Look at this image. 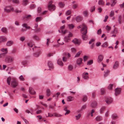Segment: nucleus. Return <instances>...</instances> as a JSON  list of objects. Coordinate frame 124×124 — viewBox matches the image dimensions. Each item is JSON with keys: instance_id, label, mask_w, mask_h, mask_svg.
<instances>
[{"instance_id": "obj_1", "label": "nucleus", "mask_w": 124, "mask_h": 124, "mask_svg": "<svg viewBox=\"0 0 124 124\" xmlns=\"http://www.w3.org/2000/svg\"><path fill=\"white\" fill-rule=\"evenodd\" d=\"M83 28L81 30V33L83 34L82 36L83 39L84 40H86L87 39V36L86 35L87 32V28L85 24L82 25Z\"/></svg>"}, {"instance_id": "obj_2", "label": "nucleus", "mask_w": 124, "mask_h": 124, "mask_svg": "<svg viewBox=\"0 0 124 124\" xmlns=\"http://www.w3.org/2000/svg\"><path fill=\"white\" fill-rule=\"evenodd\" d=\"M53 1H49L48 4V8L49 10L51 11H52L54 10L55 8V6L52 4Z\"/></svg>"}, {"instance_id": "obj_3", "label": "nucleus", "mask_w": 124, "mask_h": 124, "mask_svg": "<svg viewBox=\"0 0 124 124\" xmlns=\"http://www.w3.org/2000/svg\"><path fill=\"white\" fill-rule=\"evenodd\" d=\"M14 60V58L12 56L7 57L5 58V61L7 63H11L13 62Z\"/></svg>"}, {"instance_id": "obj_4", "label": "nucleus", "mask_w": 124, "mask_h": 124, "mask_svg": "<svg viewBox=\"0 0 124 124\" xmlns=\"http://www.w3.org/2000/svg\"><path fill=\"white\" fill-rule=\"evenodd\" d=\"M11 86L13 88H16L17 86L18 83L15 78H14L11 81Z\"/></svg>"}, {"instance_id": "obj_5", "label": "nucleus", "mask_w": 124, "mask_h": 124, "mask_svg": "<svg viewBox=\"0 0 124 124\" xmlns=\"http://www.w3.org/2000/svg\"><path fill=\"white\" fill-rule=\"evenodd\" d=\"M4 11L7 12H9L11 11H14V9L13 8H12L11 6H8L5 7L4 8Z\"/></svg>"}, {"instance_id": "obj_6", "label": "nucleus", "mask_w": 124, "mask_h": 124, "mask_svg": "<svg viewBox=\"0 0 124 124\" xmlns=\"http://www.w3.org/2000/svg\"><path fill=\"white\" fill-rule=\"evenodd\" d=\"M121 89L120 88H117L115 89V95L116 96H117L119 95L121 92Z\"/></svg>"}, {"instance_id": "obj_7", "label": "nucleus", "mask_w": 124, "mask_h": 124, "mask_svg": "<svg viewBox=\"0 0 124 124\" xmlns=\"http://www.w3.org/2000/svg\"><path fill=\"white\" fill-rule=\"evenodd\" d=\"M105 101L107 104H109L112 102L113 100L111 97L107 98L106 99Z\"/></svg>"}, {"instance_id": "obj_8", "label": "nucleus", "mask_w": 124, "mask_h": 124, "mask_svg": "<svg viewBox=\"0 0 124 124\" xmlns=\"http://www.w3.org/2000/svg\"><path fill=\"white\" fill-rule=\"evenodd\" d=\"M48 65L50 68L49 70H51V69H52L54 68V66L53 63L49 61L48 62Z\"/></svg>"}, {"instance_id": "obj_9", "label": "nucleus", "mask_w": 124, "mask_h": 124, "mask_svg": "<svg viewBox=\"0 0 124 124\" xmlns=\"http://www.w3.org/2000/svg\"><path fill=\"white\" fill-rule=\"evenodd\" d=\"M82 77L84 79H88L89 78L88 73L86 72L83 73L82 74Z\"/></svg>"}, {"instance_id": "obj_10", "label": "nucleus", "mask_w": 124, "mask_h": 124, "mask_svg": "<svg viewBox=\"0 0 124 124\" xmlns=\"http://www.w3.org/2000/svg\"><path fill=\"white\" fill-rule=\"evenodd\" d=\"M27 45L29 47H31V48H30V49L31 50V48L32 47V49L33 51L34 50H36L37 48L36 47L34 46V47L33 46H34V45H32L30 43H27Z\"/></svg>"}, {"instance_id": "obj_11", "label": "nucleus", "mask_w": 124, "mask_h": 124, "mask_svg": "<svg viewBox=\"0 0 124 124\" xmlns=\"http://www.w3.org/2000/svg\"><path fill=\"white\" fill-rule=\"evenodd\" d=\"M83 19V17L80 16H77L76 18V20L77 22H79L82 20Z\"/></svg>"}, {"instance_id": "obj_12", "label": "nucleus", "mask_w": 124, "mask_h": 124, "mask_svg": "<svg viewBox=\"0 0 124 124\" xmlns=\"http://www.w3.org/2000/svg\"><path fill=\"white\" fill-rule=\"evenodd\" d=\"M29 92L30 93L32 94H36V92L31 87L29 88Z\"/></svg>"}, {"instance_id": "obj_13", "label": "nucleus", "mask_w": 124, "mask_h": 124, "mask_svg": "<svg viewBox=\"0 0 124 124\" xmlns=\"http://www.w3.org/2000/svg\"><path fill=\"white\" fill-rule=\"evenodd\" d=\"M103 58V56L101 55H100L98 56V59L97 60L98 62L100 63L101 62Z\"/></svg>"}, {"instance_id": "obj_14", "label": "nucleus", "mask_w": 124, "mask_h": 124, "mask_svg": "<svg viewBox=\"0 0 124 124\" xmlns=\"http://www.w3.org/2000/svg\"><path fill=\"white\" fill-rule=\"evenodd\" d=\"M7 39L6 38L3 37H0V43L4 42L7 41Z\"/></svg>"}, {"instance_id": "obj_15", "label": "nucleus", "mask_w": 124, "mask_h": 124, "mask_svg": "<svg viewBox=\"0 0 124 124\" xmlns=\"http://www.w3.org/2000/svg\"><path fill=\"white\" fill-rule=\"evenodd\" d=\"M83 59L81 58H78L77 60V64L78 65H80L82 63V61Z\"/></svg>"}, {"instance_id": "obj_16", "label": "nucleus", "mask_w": 124, "mask_h": 124, "mask_svg": "<svg viewBox=\"0 0 124 124\" xmlns=\"http://www.w3.org/2000/svg\"><path fill=\"white\" fill-rule=\"evenodd\" d=\"M74 98L73 97L71 96H68L67 98V101H71L74 100Z\"/></svg>"}, {"instance_id": "obj_17", "label": "nucleus", "mask_w": 124, "mask_h": 124, "mask_svg": "<svg viewBox=\"0 0 124 124\" xmlns=\"http://www.w3.org/2000/svg\"><path fill=\"white\" fill-rule=\"evenodd\" d=\"M95 111V110L94 109H92L91 111L90 112L88 113V116H89L90 115H91V116H93V113Z\"/></svg>"}, {"instance_id": "obj_18", "label": "nucleus", "mask_w": 124, "mask_h": 124, "mask_svg": "<svg viewBox=\"0 0 124 124\" xmlns=\"http://www.w3.org/2000/svg\"><path fill=\"white\" fill-rule=\"evenodd\" d=\"M119 66V62L118 61H116L115 62L113 67V68L114 69H116Z\"/></svg>"}, {"instance_id": "obj_19", "label": "nucleus", "mask_w": 124, "mask_h": 124, "mask_svg": "<svg viewBox=\"0 0 124 124\" xmlns=\"http://www.w3.org/2000/svg\"><path fill=\"white\" fill-rule=\"evenodd\" d=\"M97 106V103L96 101L93 102L91 105V106L92 108H94Z\"/></svg>"}, {"instance_id": "obj_20", "label": "nucleus", "mask_w": 124, "mask_h": 124, "mask_svg": "<svg viewBox=\"0 0 124 124\" xmlns=\"http://www.w3.org/2000/svg\"><path fill=\"white\" fill-rule=\"evenodd\" d=\"M117 2V1L116 0H112L111 1V6L113 7L114 6Z\"/></svg>"}, {"instance_id": "obj_21", "label": "nucleus", "mask_w": 124, "mask_h": 124, "mask_svg": "<svg viewBox=\"0 0 124 124\" xmlns=\"http://www.w3.org/2000/svg\"><path fill=\"white\" fill-rule=\"evenodd\" d=\"M95 119L97 121H99L102 120V118L101 116H98Z\"/></svg>"}, {"instance_id": "obj_22", "label": "nucleus", "mask_w": 124, "mask_h": 124, "mask_svg": "<svg viewBox=\"0 0 124 124\" xmlns=\"http://www.w3.org/2000/svg\"><path fill=\"white\" fill-rule=\"evenodd\" d=\"M2 31L5 33H7V29L5 27L2 28L1 29Z\"/></svg>"}, {"instance_id": "obj_23", "label": "nucleus", "mask_w": 124, "mask_h": 124, "mask_svg": "<svg viewBox=\"0 0 124 124\" xmlns=\"http://www.w3.org/2000/svg\"><path fill=\"white\" fill-rule=\"evenodd\" d=\"M72 42L75 44H79V42L78 40L76 39H75L72 40Z\"/></svg>"}, {"instance_id": "obj_24", "label": "nucleus", "mask_w": 124, "mask_h": 124, "mask_svg": "<svg viewBox=\"0 0 124 124\" xmlns=\"http://www.w3.org/2000/svg\"><path fill=\"white\" fill-rule=\"evenodd\" d=\"M28 4L27 0H23V4L24 6H26Z\"/></svg>"}, {"instance_id": "obj_25", "label": "nucleus", "mask_w": 124, "mask_h": 124, "mask_svg": "<svg viewBox=\"0 0 124 124\" xmlns=\"http://www.w3.org/2000/svg\"><path fill=\"white\" fill-rule=\"evenodd\" d=\"M57 63L58 64L61 66H63V63L62 61L60 59H58L57 61Z\"/></svg>"}, {"instance_id": "obj_26", "label": "nucleus", "mask_w": 124, "mask_h": 124, "mask_svg": "<svg viewBox=\"0 0 124 124\" xmlns=\"http://www.w3.org/2000/svg\"><path fill=\"white\" fill-rule=\"evenodd\" d=\"M68 26L70 29H71L73 28L74 27V26L73 24H68Z\"/></svg>"}, {"instance_id": "obj_27", "label": "nucleus", "mask_w": 124, "mask_h": 124, "mask_svg": "<svg viewBox=\"0 0 124 124\" xmlns=\"http://www.w3.org/2000/svg\"><path fill=\"white\" fill-rule=\"evenodd\" d=\"M109 71L108 70H107L104 71V76L106 77L109 74Z\"/></svg>"}, {"instance_id": "obj_28", "label": "nucleus", "mask_w": 124, "mask_h": 124, "mask_svg": "<svg viewBox=\"0 0 124 124\" xmlns=\"http://www.w3.org/2000/svg\"><path fill=\"white\" fill-rule=\"evenodd\" d=\"M0 50L2 52H4V53H5V54H7L8 53V51L7 48H2Z\"/></svg>"}, {"instance_id": "obj_29", "label": "nucleus", "mask_w": 124, "mask_h": 124, "mask_svg": "<svg viewBox=\"0 0 124 124\" xmlns=\"http://www.w3.org/2000/svg\"><path fill=\"white\" fill-rule=\"evenodd\" d=\"M11 80V78L10 77H8L7 79V82L8 84L9 85H10V82Z\"/></svg>"}, {"instance_id": "obj_30", "label": "nucleus", "mask_w": 124, "mask_h": 124, "mask_svg": "<svg viewBox=\"0 0 124 124\" xmlns=\"http://www.w3.org/2000/svg\"><path fill=\"white\" fill-rule=\"evenodd\" d=\"M13 43V42L12 41H8L6 44L7 46H9L12 45Z\"/></svg>"}, {"instance_id": "obj_31", "label": "nucleus", "mask_w": 124, "mask_h": 124, "mask_svg": "<svg viewBox=\"0 0 124 124\" xmlns=\"http://www.w3.org/2000/svg\"><path fill=\"white\" fill-rule=\"evenodd\" d=\"M112 118L113 119H116L117 118V116L116 114H114L112 115L111 116Z\"/></svg>"}, {"instance_id": "obj_32", "label": "nucleus", "mask_w": 124, "mask_h": 124, "mask_svg": "<svg viewBox=\"0 0 124 124\" xmlns=\"http://www.w3.org/2000/svg\"><path fill=\"white\" fill-rule=\"evenodd\" d=\"M46 95L47 96H49L50 95V91L49 89H47L46 90Z\"/></svg>"}, {"instance_id": "obj_33", "label": "nucleus", "mask_w": 124, "mask_h": 124, "mask_svg": "<svg viewBox=\"0 0 124 124\" xmlns=\"http://www.w3.org/2000/svg\"><path fill=\"white\" fill-rule=\"evenodd\" d=\"M98 4L100 5H103L104 4V3L102 0H100L98 2Z\"/></svg>"}, {"instance_id": "obj_34", "label": "nucleus", "mask_w": 124, "mask_h": 124, "mask_svg": "<svg viewBox=\"0 0 124 124\" xmlns=\"http://www.w3.org/2000/svg\"><path fill=\"white\" fill-rule=\"evenodd\" d=\"M81 114H79L78 115L75 116L76 118V120H79L81 117Z\"/></svg>"}, {"instance_id": "obj_35", "label": "nucleus", "mask_w": 124, "mask_h": 124, "mask_svg": "<svg viewBox=\"0 0 124 124\" xmlns=\"http://www.w3.org/2000/svg\"><path fill=\"white\" fill-rule=\"evenodd\" d=\"M35 7V5L33 4H31L29 6L30 8L31 9H32L34 8Z\"/></svg>"}, {"instance_id": "obj_36", "label": "nucleus", "mask_w": 124, "mask_h": 124, "mask_svg": "<svg viewBox=\"0 0 124 124\" xmlns=\"http://www.w3.org/2000/svg\"><path fill=\"white\" fill-rule=\"evenodd\" d=\"M64 40L66 42H68L69 40H70V38L67 36L65 37L64 39Z\"/></svg>"}, {"instance_id": "obj_37", "label": "nucleus", "mask_w": 124, "mask_h": 124, "mask_svg": "<svg viewBox=\"0 0 124 124\" xmlns=\"http://www.w3.org/2000/svg\"><path fill=\"white\" fill-rule=\"evenodd\" d=\"M82 52V51H80L78 52L75 56V57H78L79 56L80 54Z\"/></svg>"}, {"instance_id": "obj_38", "label": "nucleus", "mask_w": 124, "mask_h": 124, "mask_svg": "<svg viewBox=\"0 0 124 124\" xmlns=\"http://www.w3.org/2000/svg\"><path fill=\"white\" fill-rule=\"evenodd\" d=\"M105 109V108L104 107H102L100 110V112L101 113H103Z\"/></svg>"}, {"instance_id": "obj_39", "label": "nucleus", "mask_w": 124, "mask_h": 124, "mask_svg": "<svg viewBox=\"0 0 124 124\" xmlns=\"http://www.w3.org/2000/svg\"><path fill=\"white\" fill-rule=\"evenodd\" d=\"M87 100V97L86 96L84 95L83 96L82 98V101L85 102Z\"/></svg>"}, {"instance_id": "obj_40", "label": "nucleus", "mask_w": 124, "mask_h": 124, "mask_svg": "<svg viewBox=\"0 0 124 124\" xmlns=\"http://www.w3.org/2000/svg\"><path fill=\"white\" fill-rule=\"evenodd\" d=\"M5 53H2L0 54V58H4L6 56Z\"/></svg>"}, {"instance_id": "obj_41", "label": "nucleus", "mask_w": 124, "mask_h": 124, "mask_svg": "<svg viewBox=\"0 0 124 124\" xmlns=\"http://www.w3.org/2000/svg\"><path fill=\"white\" fill-rule=\"evenodd\" d=\"M101 95L104 94L105 92V89L104 88H102L101 89Z\"/></svg>"}, {"instance_id": "obj_42", "label": "nucleus", "mask_w": 124, "mask_h": 124, "mask_svg": "<svg viewBox=\"0 0 124 124\" xmlns=\"http://www.w3.org/2000/svg\"><path fill=\"white\" fill-rule=\"evenodd\" d=\"M108 46V43L107 42H105L104 43L103 45H101V46L103 47H107Z\"/></svg>"}, {"instance_id": "obj_43", "label": "nucleus", "mask_w": 124, "mask_h": 124, "mask_svg": "<svg viewBox=\"0 0 124 124\" xmlns=\"http://www.w3.org/2000/svg\"><path fill=\"white\" fill-rule=\"evenodd\" d=\"M40 54V52H36L34 54V56L36 57H37L39 56Z\"/></svg>"}, {"instance_id": "obj_44", "label": "nucleus", "mask_w": 124, "mask_h": 124, "mask_svg": "<svg viewBox=\"0 0 124 124\" xmlns=\"http://www.w3.org/2000/svg\"><path fill=\"white\" fill-rule=\"evenodd\" d=\"M54 116H55V117H60L62 116V115H61L60 114H59L57 113H54Z\"/></svg>"}, {"instance_id": "obj_45", "label": "nucleus", "mask_w": 124, "mask_h": 124, "mask_svg": "<svg viewBox=\"0 0 124 124\" xmlns=\"http://www.w3.org/2000/svg\"><path fill=\"white\" fill-rule=\"evenodd\" d=\"M27 61H22V64L24 66H25L27 63Z\"/></svg>"}, {"instance_id": "obj_46", "label": "nucleus", "mask_w": 124, "mask_h": 124, "mask_svg": "<svg viewBox=\"0 0 124 124\" xmlns=\"http://www.w3.org/2000/svg\"><path fill=\"white\" fill-rule=\"evenodd\" d=\"M59 6L61 8L63 7L64 6V4L62 2H60L59 3Z\"/></svg>"}, {"instance_id": "obj_47", "label": "nucleus", "mask_w": 124, "mask_h": 124, "mask_svg": "<svg viewBox=\"0 0 124 124\" xmlns=\"http://www.w3.org/2000/svg\"><path fill=\"white\" fill-rule=\"evenodd\" d=\"M93 61L92 60H90L88 62L87 65H90L93 63Z\"/></svg>"}, {"instance_id": "obj_48", "label": "nucleus", "mask_w": 124, "mask_h": 124, "mask_svg": "<svg viewBox=\"0 0 124 124\" xmlns=\"http://www.w3.org/2000/svg\"><path fill=\"white\" fill-rule=\"evenodd\" d=\"M83 14L85 17H87L88 16V12L86 11H84L83 12Z\"/></svg>"}, {"instance_id": "obj_49", "label": "nucleus", "mask_w": 124, "mask_h": 124, "mask_svg": "<svg viewBox=\"0 0 124 124\" xmlns=\"http://www.w3.org/2000/svg\"><path fill=\"white\" fill-rule=\"evenodd\" d=\"M12 1L13 3L16 4H18L19 3V0H13Z\"/></svg>"}, {"instance_id": "obj_50", "label": "nucleus", "mask_w": 124, "mask_h": 124, "mask_svg": "<svg viewBox=\"0 0 124 124\" xmlns=\"http://www.w3.org/2000/svg\"><path fill=\"white\" fill-rule=\"evenodd\" d=\"M33 38L34 39L36 40H39V38L36 35H35L33 37Z\"/></svg>"}, {"instance_id": "obj_51", "label": "nucleus", "mask_w": 124, "mask_h": 124, "mask_svg": "<svg viewBox=\"0 0 124 124\" xmlns=\"http://www.w3.org/2000/svg\"><path fill=\"white\" fill-rule=\"evenodd\" d=\"M114 12L113 11H111L110 12V17H112L114 15Z\"/></svg>"}, {"instance_id": "obj_52", "label": "nucleus", "mask_w": 124, "mask_h": 124, "mask_svg": "<svg viewBox=\"0 0 124 124\" xmlns=\"http://www.w3.org/2000/svg\"><path fill=\"white\" fill-rule=\"evenodd\" d=\"M71 13V11L70 10L67 11L66 12V15L68 16L70 15Z\"/></svg>"}, {"instance_id": "obj_53", "label": "nucleus", "mask_w": 124, "mask_h": 124, "mask_svg": "<svg viewBox=\"0 0 124 124\" xmlns=\"http://www.w3.org/2000/svg\"><path fill=\"white\" fill-rule=\"evenodd\" d=\"M73 69V66L71 65H70L68 66V69L70 70H71Z\"/></svg>"}, {"instance_id": "obj_54", "label": "nucleus", "mask_w": 124, "mask_h": 124, "mask_svg": "<svg viewBox=\"0 0 124 124\" xmlns=\"http://www.w3.org/2000/svg\"><path fill=\"white\" fill-rule=\"evenodd\" d=\"M111 27L108 25H107L106 27V30L108 31H110L111 30Z\"/></svg>"}, {"instance_id": "obj_55", "label": "nucleus", "mask_w": 124, "mask_h": 124, "mask_svg": "<svg viewBox=\"0 0 124 124\" xmlns=\"http://www.w3.org/2000/svg\"><path fill=\"white\" fill-rule=\"evenodd\" d=\"M19 78L22 81H24V79L23 78L22 75L21 76L19 77Z\"/></svg>"}, {"instance_id": "obj_56", "label": "nucleus", "mask_w": 124, "mask_h": 124, "mask_svg": "<svg viewBox=\"0 0 124 124\" xmlns=\"http://www.w3.org/2000/svg\"><path fill=\"white\" fill-rule=\"evenodd\" d=\"M121 16H119L118 18V20L119 23L120 24H121Z\"/></svg>"}, {"instance_id": "obj_57", "label": "nucleus", "mask_w": 124, "mask_h": 124, "mask_svg": "<svg viewBox=\"0 0 124 124\" xmlns=\"http://www.w3.org/2000/svg\"><path fill=\"white\" fill-rule=\"evenodd\" d=\"M95 9V7L94 6L92 7H91V12L94 11Z\"/></svg>"}, {"instance_id": "obj_58", "label": "nucleus", "mask_w": 124, "mask_h": 124, "mask_svg": "<svg viewBox=\"0 0 124 124\" xmlns=\"http://www.w3.org/2000/svg\"><path fill=\"white\" fill-rule=\"evenodd\" d=\"M109 112V110H108L105 114V116H106L107 117L108 116Z\"/></svg>"}, {"instance_id": "obj_59", "label": "nucleus", "mask_w": 124, "mask_h": 124, "mask_svg": "<svg viewBox=\"0 0 124 124\" xmlns=\"http://www.w3.org/2000/svg\"><path fill=\"white\" fill-rule=\"evenodd\" d=\"M113 87V85L110 84L108 87V88L110 90L112 89Z\"/></svg>"}, {"instance_id": "obj_60", "label": "nucleus", "mask_w": 124, "mask_h": 124, "mask_svg": "<svg viewBox=\"0 0 124 124\" xmlns=\"http://www.w3.org/2000/svg\"><path fill=\"white\" fill-rule=\"evenodd\" d=\"M86 108V106L85 105H83L81 108V110H83V109H85Z\"/></svg>"}, {"instance_id": "obj_61", "label": "nucleus", "mask_w": 124, "mask_h": 124, "mask_svg": "<svg viewBox=\"0 0 124 124\" xmlns=\"http://www.w3.org/2000/svg\"><path fill=\"white\" fill-rule=\"evenodd\" d=\"M25 39V38L24 36H22L20 38V40L22 41H23Z\"/></svg>"}, {"instance_id": "obj_62", "label": "nucleus", "mask_w": 124, "mask_h": 124, "mask_svg": "<svg viewBox=\"0 0 124 124\" xmlns=\"http://www.w3.org/2000/svg\"><path fill=\"white\" fill-rule=\"evenodd\" d=\"M36 22H38L40 21L41 20V17H37L36 19Z\"/></svg>"}, {"instance_id": "obj_63", "label": "nucleus", "mask_w": 124, "mask_h": 124, "mask_svg": "<svg viewBox=\"0 0 124 124\" xmlns=\"http://www.w3.org/2000/svg\"><path fill=\"white\" fill-rule=\"evenodd\" d=\"M72 52L73 53L75 52L76 51V49L74 48H72L71 49Z\"/></svg>"}, {"instance_id": "obj_64", "label": "nucleus", "mask_w": 124, "mask_h": 124, "mask_svg": "<svg viewBox=\"0 0 124 124\" xmlns=\"http://www.w3.org/2000/svg\"><path fill=\"white\" fill-rule=\"evenodd\" d=\"M23 120L24 121L25 123L26 124H29V122L26 119L23 118Z\"/></svg>"}]
</instances>
